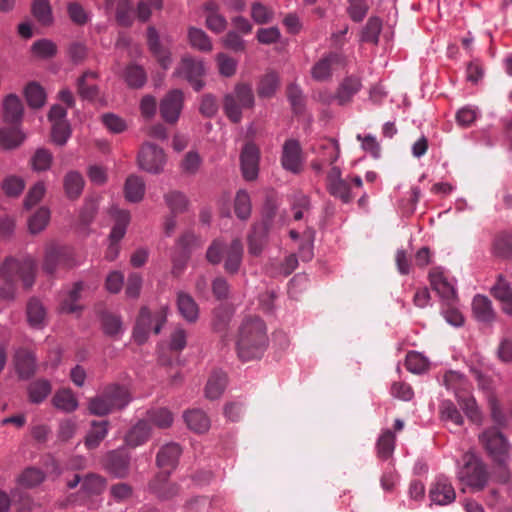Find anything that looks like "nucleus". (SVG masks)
<instances>
[{
	"label": "nucleus",
	"instance_id": "obj_60",
	"mask_svg": "<svg viewBox=\"0 0 512 512\" xmlns=\"http://www.w3.org/2000/svg\"><path fill=\"white\" fill-rule=\"evenodd\" d=\"M286 95L294 113H302L305 107V97L301 88L297 84L292 83L288 85Z\"/></svg>",
	"mask_w": 512,
	"mask_h": 512
},
{
	"label": "nucleus",
	"instance_id": "obj_46",
	"mask_svg": "<svg viewBox=\"0 0 512 512\" xmlns=\"http://www.w3.org/2000/svg\"><path fill=\"white\" fill-rule=\"evenodd\" d=\"M278 87V75L275 72H269L261 78L257 88V93L259 97L270 98L275 94Z\"/></svg>",
	"mask_w": 512,
	"mask_h": 512
},
{
	"label": "nucleus",
	"instance_id": "obj_17",
	"mask_svg": "<svg viewBox=\"0 0 512 512\" xmlns=\"http://www.w3.org/2000/svg\"><path fill=\"white\" fill-rule=\"evenodd\" d=\"M16 372L21 379H29L36 371V357L33 351L19 348L14 355Z\"/></svg>",
	"mask_w": 512,
	"mask_h": 512
},
{
	"label": "nucleus",
	"instance_id": "obj_19",
	"mask_svg": "<svg viewBox=\"0 0 512 512\" xmlns=\"http://www.w3.org/2000/svg\"><path fill=\"white\" fill-rule=\"evenodd\" d=\"M182 449L177 443H168L161 447L157 453L156 461L163 473H170L173 470L181 455Z\"/></svg>",
	"mask_w": 512,
	"mask_h": 512
},
{
	"label": "nucleus",
	"instance_id": "obj_34",
	"mask_svg": "<svg viewBox=\"0 0 512 512\" xmlns=\"http://www.w3.org/2000/svg\"><path fill=\"white\" fill-rule=\"evenodd\" d=\"M25 139V135L17 127H4L0 129V147L4 150H12L19 147Z\"/></svg>",
	"mask_w": 512,
	"mask_h": 512
},
{
	"label": "nucleus",
	"instance_id": "obj_22",
	"mask_svg": "<svg viewBox=\"0 0 512 512\" xmlns=\"http://www.w3.org/2000/svg\"><path fill=\"white\" fill-rule=\"evenodd\" d=\"M177 309L180 315L189 323H195L199 317V307L193 297L183 291L177 293Z\"/></svg>",
	"mask_w": 512,
	"mask_h": 512
},
{
	"label": "nucleus",
	"instance_id": "obj_20",
	"mask_svg": "<svg viewBox=\"0 0 512 512\" xmlns=\"http://www.w3.org/2000/svg\"><path fill=\"white\" fill-rule=\"evenodd\" d=\"M98 74L94 71H85L76 82L78 95L88 101H94L99 96V87L95 83Z\"/></svg>",
	"mask_w": 512,
	"mask_h": 512
},
{
	"label": "nucleus",
	"instance_id": "obj_39",
	"mask_svg": "<svg viewBox=\"0 0 512 512\" xmlns=\"http://www.w3.org/2000/svg\"><path fill=\"white\" fill-rule=\"evenodd\" d=\"M188 41L192 48L201 52H210L212 50V42L209 36L200 28H188Z\"/></svg>",
	"mask_w": 512,
	"mask_h": 512
},
{
	"label": "nucleus",
	"instance_id": "obj_38",
	"mask_svg": "<svg viewBox=\"0 0 512 512\" xmlns=\"http://www.w3.org/2000/svg\"><path fill=\"white\" fill-rule=\"evenodd\" d=\"M164 201L169 208L170 213L174 215L184 213L189 204L186 195L177 190L167 192L164 195Z\"/></svg>",
	"mask_w": 512,
	"mask_h": 512
},
{
	"label": "nucleus",
	"instance_id": "obj_37",
	"mask_svg": "<svg viewBox=\"0 0 512 512\" xmlns=\"http://www.w3.org/2000/svg\"><path fill=\"white\" fill-rule=\"evenodd\" d=\"M27 319L32 327L40 328L46 321V310L43 304L36 298L29 300L27 304Z\"/></svg>",
	"mask_w": 512,
	"mask_h": 512
},
{
	"label": "nucleus",
	"instance_id": "obj_33",
	"mask_svg": "<svg viewBox=\"0 0 512 512\" xmlns=\"http://www.w3.org/2000/svg\"><path fill=\"white\" fill-rule=\"evenodd\" d=\"M493 296L503 303V310L512 314V289L502 275L498 276L497 283L491 290Z\"/></svg>",
	"mask_w": 512,
	"mask_h": 512
},
{
	"label": "nucleus",
	"instance_id": "obj_64",
	"mask_svg": "<svg viewBox=\"0 0 512 512\" xmlns=\"http://www.w3.org/2000/svg\"><path fill=\"white\" fill-rule=\"evenodd\" d=\"M406 368L412 373H422L428 367L427 359L418 352H409L405 361Z\"/></svg>",
	"mask_w": 512,
	"mask_h": 512
},
{
	"label": "nucleus",
	"instance_id": "obj_32",
	"mask_svg": "<svg viewBox=\"0 0 512 512\" xmlns=\"http://www.w3.org/2000/svg\"><path fill=\"white\" fill-rule=\"evenodd\" d=\"M125 198L129 202H140L145 193L144 180L137 175H130L124 185Z\"/></svg>",
	"mask_w": 512,
	"mask_h": 512
},
{
	"label": "nucleus",
	"instance_id": "obj_42",
	"mask_svg": "<svg viewBox=\"0 0 512 512\" xmlns=\"http://www.w3.org/2000/svg\"><path fill=\"white\" fill-rule=\"evenodd\" d=\"M145 420L158 428L166 429L173 423V414L167 408L150 409L146 413Z\"/></svg>",
	"mask_w": 512,
	"mask_h": 512
},
{
	"label": "nucleus",
	"instance_id": "obj_53",
	"mask_svg": "<svg viewBox=\"0 0 512 512\" xmlns=\"http://www.w3.org/2000/svg\"><path fill=\"white\" fill-rule=\"evenodd\" d=\"M494 253L503 258L512 256V233H499L493 242Z\"/></svg>",
	"mask_w": 512,
	"mask_h": 512
},
{
	"label": "nucleus",
	"instance_id": "obj_47",
	"mask_svg": "<svg viewBox=\"0 0 512 512\" xmlns=\"http://www.w3.org/2000/svg\"><path fill=\"white\" fill-rule=\"evenodd\" d=\"M28 105L32 108H40L44 105L46 95L44 89L37 83H29L24 90Z\"/></svg>",
	"mask_w": 512,
	"mask_h": 512
},
{
	"label": "nucleus",
	"instance_id": "obj_7",
	"mask_svg": "<svg viewBox=\"0 0 512 512\" xmlns=\"http://www.w3.org/2000/svg\"><path fill=\"white\" fill-rule=\"evenodd\" d=\"M165 322L166 315L162 311L152 315L147 308L143 307L133 331L135 341L143 344L147 340L149 332L153 330L155 334L160 333Z\"/></svg>",
	"mask_w": 512,
	"mask_h": 512
},
{
	"label": "nucleus",
	"instance_id": "obj_1",
	"mask_svg": "<svg viewBox=\"0 0 512 512\" xmlns=\"http://www.w3.org/2000/svg\"><path fill=\"white\" fill-rule=\"evenodd\" d=\"M268 346L267 327L264 321L257 316H248L241 322L236 350L242 361L259 359Z\"/></svg>",
	"mask_w": 512,
	"mask_h": 512
},
{
	"label": "nucleus",
	"instance_id": "obj_40",
	"mask_svg": "<svg viewBox=\"0 0 512 512\" xmlns=\"http://www.w3.org/2000/svg\"><path fill=\"white\" fill-rule=\"evenodd\" d=\"M84 179L79 172L70 171L64 177L65 193L70 199H76L82 193Z\"/></svg>",
	"mask_w": 512,
	"mask_h": 512
},
{
	"label": "nucleus",
	"instance_id": "obj_41",
	"mask_svg": "<svg viewBox=\"0 0 512 512\" xmlns=\"http://www.w3.org/2000/svg\"><path fill=\"white\" fill-rule=\"evenodd\" d=\"M124 79L130 88L139 89L147 81V74L142 66L130 64L124 72Z\"/></svg>",
	"mask_w": 512,
	"mask_h": 512
},
{
	"label": "nucleus",
	"instance_id": "obj_13",
	"mask_svg": "<svg viewBox=\"0 0 512 512\" xmlns=\"http://www.w3.org/2000/svg\"><path fill=\"white\" fill-rule=\"evenodd\" d=\"M281 164L283 168L294 174L302 170L301 147L298 141L289 139L285 141L282 149Z\"/></svg>",
	"mask_w": 512,
	"mask_h": 512
},
{
	"label": "nucleus",
	"instance_id": "obj_2",
	"mask_svg": "<svg viewBox=\"0 0 512 512\" xmlns=\"http://www.w3.org/2000/svg\"><path fill=\"white\" fill-rule=\"evenodd\" d=\"M37 264L31 257L15 259L8 257L0 265V278L3 282L0 288V297L3 300H13L16 294V283L21 280L25 288H30L34 284Z\"/></svg>",
	"mask_w": 512,
	"mask_h": 512
},
{
	"label": "nucleus",
	"instance_id": "obj_8",
	"mask_svg": "<svg viewBox=\"0 0 512 512\" xmlns=\"http://www.w3.org/2000/svg\"><path fill=\"white\" fill-rule=\"evenodd\" d=\"M111 215L114 218L115 223L109 236L110 244L105 254V257L109 261H113L117 258L120 250L118 243L124 237L127 225L130 222V213L127 210L113 208L111 210Z\"/></svg>",
	"mask_w": 512,
	"mask_h": 512
},
{
	"label": "nucleus",
	"instance_id": "obj_14",
	"mask_svg": "<svg viewBox=\"0 0 512 512\" xmlns=\"http://www.w3.org/2000/svg\"><path fill=\"white\" fill-rule=\"evenodd\" d=\"M260 152L258 147L253 143H247L241 153V168L243 176L246 180L252 181L258 175Z\"/></svg>",
	"mask_w": 512,
	"mask_h": 512
},
{
	"label": "nucleus",
	"instance_id": "obj_12",
	"mask_svg": "<svg viewBox=\"0 0 512 512\" xmlns=\"http://www.w3.org/2000/svg\"><path fill=\"white\" fill-rule=\"evenodd\" d=\"M184 96L179 89L169 91L161 100L159 109L162 119L169 124H175L183 108Z\"/></svg>",
	"mask_w": 512,
	"mask_h": 512
},
{
	"label": "nucleus",
	"instance_id": "obj_23",
	"mask_svg": "<svg viewBox=\"0 0 512 512\" xmlns=\"http://www.w3.org/2000/svg\"><path fill=\"white\" fill-rule=\"evenodd\" d=\"M3 121L10 124H18L23 117V104L15 94L8 95L2 103Z\"/></svg>",
	"mask_w": 512,
	"mask_h": 512
},
{
	"label": "nucleus",
	"instance_id": "obj_3",
	"mask_svg": "<svg viewBox=\"0 0 512 512\" xmlns=\"http://www.w3.org/2000/svg\"><path fill=\"white\" fill-rule=\"evenodd\" d=\"M130 402L128 390L118 384H109L88 401V410L96 416H105L114 410L123 409Z\"/></svg>",
	"mask_w": 512,
	"mask_h": 512
},
{
	"label": "nucleus",
	"instance_id": "obj_27",
	"mask_svg": "<svg viewBox=\"0 0 512 512\" xmlns=\"http://www.w3.org/2000/svg\"><path fill=\"white\" fill-rule=\"evenodd\" d=\"M242 255V243L238 239L233 240L229 247L225 250L224 268L226 272L230 274H235L238 272L242 262Z\"/></svg>",
	"mask_w": 512,
	"mask_h": 512
},
{
	"label": "nucleus",
	"instance_id": "obj_30",
	"mask_svg": "<svg viewBox=\"0 0 512 512\" xmlns=\"http://www.w3.org/2000/svg\"><path fill=\"white\" fill-rule=\"evenodd\" d=\"M184 421L188 428L196 433H204L210 427V419L200 409L188 410L183 415Z\"/></svg>",
	"mask_w": 512,
	"mask_h": 512
},
{
	"label": "nucleus",
	"instance_id": "obj_18",
	"mask_svg": "<svg viewBox=\"0 0 512 512\" xmlns=\"http://www.w3.org/2000/svg\"><path fill=\"white\" fill-rule=\"evenodd\" d=\"M429 496L432 502L446 505L454 501L455 490L447 478L439 476L431 486Z\"/></svg>",
	"mask_w": 512,
	"mask_h": 512
},
{
	"label": "nucleus",
	"instance_id": "obj_61",
	"mask_svg": "<svg viewBox=\"0 0 512 512\" xmlns=\"http://www.w3.org/2000/svg\"><path fill=\"white\" fill-rule=\"evenodd\" d=\"M395 436L392 431H385L377 442L378 456L382 459H388L394 451Z\"/></svg>",
	"mask_w": 512,
	"mask_h": 512
},
{
	"label": "nucleus",
	"instance_id": "obj_56",
	"mask_svg": "<svg viewBox=\"0 0 512 512\" xmlns=\"http://www.w3.org/2000/svg\"><path fill=\"white\" fill-rule=\"evenodd\" d=\"M348 6L346 12L353 22L359 23L364 20L368 11L369 5L366 0H347Z\"/></svg>",
	"mask_w": 512,
	"mask_h": 512
},
{
	"label": "nucleus",
	"instance_id": "obj_44",
	"mask_svg": "<svg viewBox=\"0 0 512 512\" xmlns=\"http://www.w3.org/2000/svg\"><path fill=\"white\" fill-rule=\"evenodd\" d=\"M25 181L17 175H9L1 182V189L7 197L17 198L25 189Z\"/></svg>",
	"mask_w": 512,
	"mask_h": 512
},
{
	"label": "nucleus",
	"instance_id": "obj_21",
	"mask_svg": "<svg viewBox=\"0 0 512 512\" xmlns=\"http://www.w3.org/2000/svg\"><path fill=\"white\" fill-rule=\"evenodd\" d=\"M130 456L124 450H114L107 454L106 469L117 477H124L128 473Z\"/></svg>",
	"mask_w": 512,
	"mask_h": 512
},
{
	"label": "nucleus",
	"instance_id": "obj_6",
	"mask_svg": "<svg viewBox=\"0 0 512 512\" xmlns=\"http://www.w3.org/2000/svg\"><path fill=\"white\" fill-rule=\"evenodd\" d=\"M462 462L458 471L459 481L473 489H483L488 480L485 464L471 452L463 455Z\"/></svg>",
	"mask_w": 512,
	"mask_h": 512
},
{
	"label": "nucleus",
	"instance_id": "obj_51",
	"mask_svg": "<svg viewBox=\"0 0 512 512\" xmlns=\"http://www.w3.org/2000/svg\"><path fill=\"white\" fill-rule=\"evenodd\" d=\"M53 161L52 153L46 148H39L30 159L31 168L36 172L46 171Z\"/></svg>",
	"mask_w": 512,
	"mask_h": 512
},
{
	"label": "nucleus",
	"instance_id": "obj_58",
	"mask_svg": "<svg viewBox=\"0 0 512 512\" xmlns=\"http://www.w3.org/2000/svg\"><path fill=\"white\" fill-rule=\"evenodd\" d=\"M44 473L37 468L30 467L25 469L18 477V482L25 488H33L44 481Z\"/></svg>",
	"mask_w": 512,
	"mask_h": 512
},
{
	"label": "nucleus",
	"instance_id": "obj_28",
	"mask_svg": "<svg viewBox=\"0 0 512 512\" xmlns=\"http://www.w3.org/2000/svg\"><path fill=\"white\" fill-rule=\"evenodd\" d=\"M472 311L479 322L490 323L494 320L495 313L491 301L482 295H476L472 301Z\"/></svg>",
	"mask_w": 512,
	"mask_h": 512
},
{
	"label": "nucleus",
	"instance_id": "obj_4",
	"mask_svg": "<svg viewBox=\"0 0 512 512\" xmlns=\"http://www.w3.org/2000/svg\"><path fill=\"white\" fill-rule=\"evenodd\" d=\"M255 97L251 85L237 83L232 92L227 93L223 99V110L227 118L233 123L242 119V110L254 106Z\"/></svg>",
	"mask_w": 512,
	"mask_h": 512
},
{
	"label": "nucleus",
	"instance_id": "obj_36",
	"mask_svg": "<svg viewBox=\"0 0 512 512\" xmlns=\"http://www.w3.org/2000/svg\"><path fill=\"white\" fill-rule=\"evenodd\" d=\"M108 425L109 422L106 420L92 421L91 429L85 438L87 448L94 449L99 446L102 440L107 436Z\"/></svg>",
	"mask_w": 512,
	"mask_h": 512
},
{
	"label": "nucleus",
	"instance_id": "obj_55",
	"mask_svg": "<svg viewBox=\"0 0 512 512\" xmlns=\"http://www.w3.org/2000/svg\"><path fill=\"white\" fill-rule=\"evenodd\" d=\"M50 220V211L45 208H39L28 220L29 231L32 234L41 232Z\"/></svg>",
	"mask_w": 512,
	"mask_h": 512
},
{
	"label": "nucleus",
	"instance_id": "obj_43",
	"mask_svg": "<svg viewBox=\"0 0 512 512\" xmlns=\"http://www.w3.org/2000/svg\"><path fill=\"white\" fill-rule=\"evenodd\" d=\"M232 317V310L225 305H219L213 311L212 327L218 333L226 332Z\"/></svg>",
	"mask_w": 512,
	"mask_h": 512
},
{
	"label": "nucleus",
	"instance_id": "obj_29",
	"mask_svg": "<svg viewBox=\"0 0 512 512\" xmlns=\"http://www.w3.org/2000/svg\"><path fill=\"white\" fill-rule=\"evenodd\" d=\"M169 473L159 474L150 484L153 492L163 500L173 498L178 493V487L174 483L168 482Z\"/></svg>",
	"mask_w": 512,
	"mask_h": 512
},
{
	"label": "nucleus",
	"instance_id": "obj_48",
	"mask_svg": "<svg viewBox=\"0 0 512 512\" xmlns=\"http://www.w3.org/2000/svg\"><path fill=\"white\" fill-rule=\"evenodd\" d=\"M267 233V225L254 226L253 232L248 237L250 254L258 256L262 252Z\"/></svg>",
	"mask_w": 512,
	"mask_h": 512
},
{
	"label": "nucleus",
	"instance_id": "obj_49",
	"mask_svg": "<svg viewBox=\"0 0 512 512\" xmlns=\"http://www.w3.org/2000/svg\"><path fill=\"white\" fill-rule=\"evenodd\" d=\"M458 403L462 410L465 412L466 416L472 421V422H480L481 415L479 412V409L477 407L475 399L469 395V394H456Z\"/></svg>",
	"mask_w": 512,
	"mask_h": 512
},
{
	"label": "nucleus",
	"instance_id": "obj_54",
	"mask_svg": "<svg viewBox=\"0 0 512 512\" xmlns=\"http://www.w3.org/2000/svg\"><path fill=\"white\" fill-rule=\"evenodd\" d=\"M32 13L42 25H50L53 21L49 0H35L32 4Z\"/></svg>",
	"mask_w": 512,
	"mask_h": 512
},
{
	"label": "nucleus",
	"instance_id": "obj_52",
	"mask_svg": "<svg viewBox=\"0 0 512 512\" xmlns=\"http://www.w3.org/2000/svg\"><path fill=\"white\" fill-rule=\"evenodd\" d=\"M327 190L333 197L340 199L343 203H349L353 199L350 182L347 179L327 184Z\"/></svg>",
	"mask_w": 512,
	"mask_h": 512
},
{
	"label": "nucleus",
	"instance_id": "obj_35",
	"mask_svg": "<svg viewBox=\"0 0 512 512\" xmlns=\"http://www.w3.org/2000/svg\"><path fill=\"white\" fill-rule=\"evenodd\" d=\"M226 384L227 375L222 371H214L206 384V397L209 399H217L224 392Z\"/></svg>",
	"mask_w": 512,
	"mask_h": 512
},
{
	"label": "nucleus",
	"instance_id": "obj_11",
	"mask_svg": "<svg viewBox=\"0 0 512 512\" xmlns=\"http://www.w3.org/2000/svg\"><path fill=\"white\" fill-rule=\"evenodd\" d=\"M479 440L487 452L499 463L503 462L507 452L508 442L503 434L495 427L486 429Z\"/></svg>",
	"mask_w": 512,
	"mask_h": 512
},
{
	"label": "nucleus",
	"instance_id": "obj_5",
	"mask_svg": "<svg viewBox=\"0 0 512 512\" xmlns=\"http://www.w3.org/2000/svg\"><path fill=\"white\" fill-rule=\"evenodd\" d=\"M77 265L71 247L50 243L45 247L42 270L54 276L61 270H69Z\"/></svg>",
	"mask_w": 512,
	"mask_h": 512
},
{
	"label": "nucleus",
	"instance_id": "obj_25",
	"mask_svg": "<svg viewBox=\"0 0 512 512\" xmlns=\"http://www.w3.org/2000/svg\"><path fill=\"white\" fill-rule=\"evenodd\" d=\"M151 435V426L145 420H139L126 434L125 442L128 446L135 448L144 444Z\"/></svg>",
	"mask_w": 512,
	"mask_h": 512
},
{
	"label": "nucleus",
	"instance_id": "obj_63",
	"mask_svg": "<svg viewBox=\"0 0 512 512\" xmlns=\"http://www.w3.org/2000/svg\"><path fill=\"white\" fill-rule=\"evenodd\" d=\"M440 414L443 420H449L460 426L463 424V417L457 407L450 400H445L440 405Z\"/></svg>",
	"mask_w": 512,
	"mask_h": 512
},
{
	"label": "nucleus",
	"instance_id": "obj_50",
	"mask_svg": "<svg viewBox=\"0 0 512 512\" xmlns=\"http://www.w3.org/2000/svg\"><path fill=\"white\" fill-rule=\"evenodd\" d=\"M382 30V21L378 17H370L363 28L361 41L377 44Z\"/></svg>",
	"mask_w": 512,
	"mask_h": 512
},
{
	"label": "nucleus",
	"instance_id": "obj_62",
	"mask_svg": "<svg viewBox=\"0 0 512 512\" xmlns=\"http://www.w3.org/2000/svg\"><path fill=\"white\" fill-rule=\"evenodd\" d=\"M134 10L129 0H120L116 9V20L124 27L133 23Z\"/></svg>",
	"mask_w": 512,
	"mask_h": 512
},
{
	"label": "nucleus",
	"instance_id": "obj_16",
	"mask_svg": "<svg viewBox=\"0 0 512 512\" xmlns=\"http://www.w3.org/2000/svg\"><path fill=\"white\" fill-rule=\"evenodd\" d=\"M344 58L341 54L331 52L320 59L312 68V77L317 81L328 80L332 75V69L341 66Z\"/></svg>",
	"mask_w": 512,
	"mask_h": 512
},
{
	"label": "nucleus",
	"instance_id": "obj_15",
	"mask_svg": "<svg viewBox=\"0 0 512 512\" xmlns=\"http://www.w3.org/2000/svg\"><path fill=\"white\" fill-rule=\"evenodd\" d=\"M147 44L159 65L163 69H168L172 63L171 52L160 43L159 34L153 26L147 28Z\"/></svg>",
	"mask_w": 512,
	"mask_h": 512
},
{
	"label": "nucleus",
	"instance_id": "obj_9",
	"mask_svg": "<svg viewBox=\"0 0 512 512\" xmlns=\"http://www.w3.org/2000/svg\"><path fill=\"white\" fill-rule=\"evenodd\" d=\"M165 163L166 157L162 148L149 142L143 144L138 154V165L142 170L159 174L163 171Z\"/></svg>",
	"mask_w": 512,
	"mask_h": 512
},
{
	"label": "nucleus",
	"instance_id": "obj_26",
	"mask_svg": "<svg viewBox=\"0 0 512 512\" xmlns=\"http://www.w3.org/2000/svg\"><path fill=\"white\" fill-rule=\"evenodd\" d=\"M430 284L440 297L450 300L455 296L454 287L444 277L439 268H434L429 273Z\"/></svg>",
	"mask_w": 512,
	"mask_h": 512
},
{
	"label": "nucleus",
	"instance_id": "obj_24",
	"mask_svg": "<svg viewBox=\"0 0 512 512\" xmlns=\"http://www.w3.org/2000/svg\"><path fill=\"white\" fill-rule=\"evenodd\" d=\"M361 82L356 77H347L339 85L335 99L340 106L349 104L355 94L361 89Z\"/></svg>",
	"mask_w": 512,
	"mask_h": 512
},
{
	"label": "nucleus",
	"instance_id": "obj_59",
	"mask_svg": "<svg viewBox=\"0 0 512 512\" xmlns=\"http://www.w3.org/2000/svg\"><path fill=\"white\" fill-rule=\"evenodd\" d=\"M83 291V283L76 282L73 288L69 291L68 296L62 301L61 308L67 313H75L80 310L77 301L80 299L81 292Z\"/></svg>",
	"mask_w": 512,
	"mask_h": 512
},
{
	"label": "nucleus",
	"instance_id": "obj_10",
	"mask_svg": "<svg viewBox=\"0 0 512 512\" xmlns=\"http://www.w3.org/2000/svg\"><path fill=\"white\" fill-rule=\"evenodd\" d=\"M205 73L204 64L201 60L191 56L182 57L174 75L186 79L195 91L204 87L202 76Z\"/></svg>",
	"mask_w": 512,
	"mask_h": 512
},
{
	"label": "nucleus",
	"instance_id": "obj_45",
	"mask_svg": "<svg viewBox=\"0 0 512 512\" xmlns=\"http://www.w3.org/2000/svg\"><path fill=\"white\" fill-rule=\"evenodd\" d=\"M51 384L46 379H38L28 387L29 399L32 403H41L50 393Z\"/></svg>",
	"mask_w": 512,
	"mask_h": 512
},
{
	"label": "nucleus",
	"instance_id": "obj_31",
	"mask_svg": "<svg viewBox=\"0 0 512 512\" xmlns=\"http://www.w3.org/2000/svg\"><path fill=\"white\" fill-rule=\"evenodd\" d=\"M52 404L55 408L71 413L78 408V400L69 388H63L54 394Z\"/></svg>",
	"mask_w": 512,
	"mask_h": 512
},
{
	"label": "nucleus",
	"instance_id": "obj_57",
	"mask_svg": "<svg viewBox=\"0 0 512 512\" xmlns=\"http://www.w3.org/2000/svg\"><path fill=\"white\" fill-rule=\"evenodd\" d=\"M234 211L241 220H246L251 214L250 196L245 190H239L235 197Z\"/></svg>",
	"mask_w": 512,
	"mask_h": 512
}]
</instances>
